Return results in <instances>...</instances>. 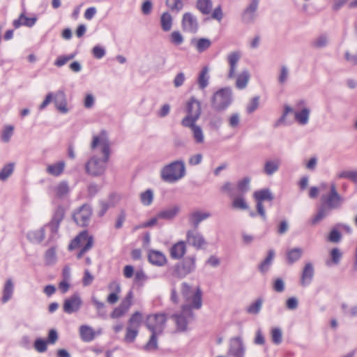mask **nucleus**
Here are the masks:
<instances>
[{"label":"nucleus","mask_w":357,"mask_h":357,"mask_svg":"<svg viewBox=\"0 0 357 357\" xmlns=\"http://www.w3.org/2000/svg\"><path fill=\"white\" fill-rule=\"evenodd\" d=\"M210 217L209 213H202L200 211L193 212L190 215L189 221L191 225L194 227V229H197L199 227V223Z\"/></svg>","instance_id":"33"},{"label":"nucleus","mask_w":357,"mask_h":357,"mask_svg":"<svg viewBox=\"0 0 357 357\" xmlns=\"http://www.w3.org/2000/svg\"><path fill=\"white\" fill-rule=\"evenodd\" d=\"M143 321V317L141 312H135L131 316V317L128 320V326L137 328L140 326L142 322Z\"/></svg>","instance_id":"49"},{"label":"nucleus","mask_w":357,"mask_h":357,"mask_svg":"<svg viewBox=\"0 0 357 357\" xmlns=\"http://www.w3.org/2000/svg\"><path fill=\"white\" fill-rule=\"evenodd\" d=\"M330 256L331 259V262L334 265H337L340 262V260L342 257V253L339 248H334L331 250Z\"/></svg>","instance_id":"62"},{"label":"nucleus","mask_w":357,"mask_h":357,"mask_svg":"<svg viewBox=\"0 0 357 357\" xmlns=\"http://www.w3.org/2000/svg\"><path fill=\"white\" fill-rule=\"evenodd\" d=\"M186 252V245L183 241L174 243L170 248L169 254L172 259L175 260L181 259Z\"/></svg>","instance_id":"22"},{"label":"nucleus","mask_w":357,"mask_h":357,"mask_svg":"<svg viewBox=\"0 0 357 357\" xmlns=\"http://www.w3.org/2000/svg\"><path fill=\"white\" fill-rule=\"evenodd\" d=\"M15 162H9L5 165L0 171V180L6 181L13 173Z\"/></svg>","instance_id":"47"},{"label":"nucleus","mask_w":357,"mask_h":357,"mask_svg":"<svg viewBox=\"0 0 357 357\" xmlns=\"http://www.w3.org/2000/svg\"><path fill=\"white\" fill-rule=\"evenodd\" d=\"M250 178L248 176L240 180L237 183L238 191L243 195L248 192L250 190Z\"/></svg>","instance_id":"56"},{"label":"nucleus","mask_w":357,"mask_h":357,"mask_svg":"<svg viewBox=\"0 0 357 357\" xmlns=\"http://www.w3.org/2000/svg\"><path fill=\"white\" fill-rule=\"evenodd\" d=\"M181 27L185 32L195 33L199 29V22L197 17L192 13H185L181 20Z\"/></svg>","instance_id":"13"},{"label":"nucleus","mask_w":357,"mask_h":357,"mask_svg":"<svg viewBox=\"0 0 357 357\" xmlns=\"http://www.w3.org/2000/svg\"><path fill=\"white\" fill-rule=\"evenodd\" d=\"M37 20V17H28L25 16L24 13H22L19 17L13 22V25L15 29H18L21 26L31 28L35 25Z\"/></svg>","instance_id":"23"},{"label":"nucleus","mask_w":357,"mask_h":357,"mask_svg":"<svg viewBox=\"0 0 357 357\" xmlns=\"http://www.w3.org/2000/svg\"><path fill=\"white\" fill-rule=\"evenodd\" d=\"M108 288L112 292L107 296V301L110 304H114L119 300V294L121 292V285L118 282L113 281L109 283Z\"/></svg>","instance_id":"26"},{"label":"nucleus","mask_w":357,"mask_h":357,"mask_svg":"<svg viewBox=\"0 0 357 357\" xmlns=\"http://www.w3.org/2000/svg\"><path fill=\"white\" fill-rule=\"evenodd\" d=\"M148 259L151 264L158 266H163L167 261L165 255L162 252L156 250H150Z\"/></svg>","instance_id":"25"},{"label":"nucleus","mask_w":357,"mask_h":357,"mask_svg":"<svg viewBox=\"0 0 357 357\" xmlns=\"http://www.w3.org/2000/svg\"><path fill=\"white\" fill-rule=\"evenodd\" d=\"M167 317L165 313L149 314L145 320V326L150 332L162 333L166 326Z\"/></svg>","instance_id":"7"},{"label":"nucleus","mask_w":357,"mask_h":357,"mask_svg":"<svg viewBox=\"0 0 357 357\" xmlns=\"http://www.w3.org/2000/svg\"><path fill=\"white\" fill-rule=\"evenodd\" d=\"M271 338H272V342L276 345H279L282 343V333L280 328H274L272 329Z\"/></svg>","instance_id":"61"},{"label":"nucleus","mask_w":357,"mask_h":357,"mask_svg":"<svg viewBox=\"0 0 357 357\" xmlns=\"http://www.w3.org/2000/svg\"><path fill=\"white\" fill-rule=\"evenodd\" d=\"M250 75L248 70H243L241 73L236 75V87L238 89H244L250 80Z\"/></svg>","instance_id":"36"},{"label":"nucleus","mask_w":357,"mask_h":357,"mask_svg":"<svg viewBox=\"0 0 357 357\" xmlns=\"http://www.w3.org/2000/svg\"><path fill=\"white\" fill-rule=\"evenodd\" d=\"M14 292V284L11 278L6 280L2 291V303H7L13 297Z\"/></svg>","instance_id":"27"},{"label":"nucleus","mask_w":357,"mask_h":357,"mask_svg":"<svg viewBox=\"0 0 357 357\" xmlns=\"http://www.w3.org/2000/svg\"><path fill=\"white\" fill-rule=\"evenodd\" d=\"M228 126L232 129H236L238 127L241 121V116L239 113H232L228 118Z\"/></svg>","instance_id":"60"},{"label":"nucleus","mask_w":357,"mask_h":357,"mask_svg":"<svg viewBox=\"0 0 357 357\" xmlns=\"http://www.w3.org/2000/svg\"><path fill=\"white\" fill-rule=\"evenodd\" d=\"M195 7L201 14L208 15L213 8L212 0H197Z\"/></svg>","instance_id":"35"},{"label":"nucleus","mask_w":357,"mask_h":357,"mask_svg":"<svg viewBox=\"0 0 357 357\" xmlns=\"http://www.w3.org/2000/svg\"><path fill=\"white\" fill-rule=\"evenodd\" d=\"M232 207L236 209L247 210L248 205L242 196L234 198L232 201Z\"/></svg>","instance_id":"57"},{"label":"nucleus","mask_w":357,"mask_h":357,"mask_svg":"<svg viewBox=\"0 0 357 357\" xmlns=\"http://www.w3.org/2000/svg\"><path fill=\"white\" fill-rule=\"evenodd\" d=\"M310 114V109L305 107L302 109L300 112H294L295 119L301 125H306L309 121Z\"/></svg>","instance_id":"42"},{"label":"nucleus","mask_w":357,"mask_h":357,"mask_svg":"<svg viewBox=\"0 0 357 357\" xmlns=\"http://www.w3.org/2000/svg\"><path fill=\"white\" fill-rule=\"evenodd\" d=\"M331 211L332 210L331 208H329L327 206L323 204V202H321V204L317 208V213L312 218V224L316 225L317 222H320L324 218L327 217L331 213Z\"/></svg>","instance_id":"31"},{"label":"nucleus","mask_w":357,"mask_h":357,"mask_svg":"<svg viewBox=\"0 0 357 357\" xmlns=\"http://www.w3.org/2000/svg\"><path fill=\"white\" fill-rule=\"evenodd\" d=\"M245 346L241 337H234L230 339L228 354L234 357H244Z\"/></svg>","instance_id":"15"},{"label":"nucleus","mask_w":357,"mask_h":357,"mask_svg":"<svg viewBox=\"0 0 357 357\" xmlns=\"http://www.w3.org/2000/svg\"><path fill=\"white\" fill-rule=\"evenodd\" d=\"M139 333L137 328L128 326L126 328V333L125 335V341L128 343H132L135 341Z\"/></svg>","instance_id":"58"},{"label":"nucleus","mask_w":357,"mask_h":357,"mask_svg":"<svg viewBox=\"0 0 357 357\" xmlns=\"http://www.w3.org/2000/svg\"><path fill=\"white\" fill-rule=\"evenodd\" d=\"M280 165V161L278 159L266 161L264 165V173L267 176H272L278 171Z\"/></svg>","instance_id":"34"},{"label":"nucleus","mask_w":357,"mask_h":357,"mask_svg":"<svg viewBox=\"0 0 357 357\" xmlns=\"http://www.w3.org/2000/svg\"><path fill=\"white\" fill-rule=\"evenodd\" d=\"M253 197L257 202L263 203L264 201L272 202L274 199V195L268 188L261 189L255 191Z\"/></svg>","instance_id":"28"},{"label":"nucleus","mask_w":357,"mask_h":357,"mask_svg":"<svg viewBox=\"0 0 357 357\" xmlns=\"http://www.w3.org/2000/svg\"><path fill=\"white\" fill-rule=\"evenodd\" d=\"M153 192L151 189H147L144 192L140 193L139 199L141 203L146 206H150L153 201Z\"/></svg>","instance_id":"46"},{"label":"nucleus","mask_w":357,"mask_h":357,"mask_svg":"<svg viewBox=\"0 0 357 357\" xmlns=\"http://www.w3.org/2000/svg\"><path fill=\"white\" fill-rule=\"evenodd\" d=\"M180 208L178 206H174L160 211L158 213V218L165 220H172L176 216Z\"/></svg>","instance_id":"38"},{"label":"nucleus","mask_w":357,"mask_h":357,"mask_svg":"<svg viewBox=\"0 0 357 357\" xmlns=\"http://www.w3.org/2000/svg\"><path fill=\"white\" fill-rule=\"evenodd\" d=\"M274 257V250L272 249L269 250L268 252V255L266 256L265 259L259 265V270L261 273H265L268 271Z\"/></svg>","instance_id":"41"},{"label":"nucleus","mask_w":357,"mask_h":357,"mask_svg":"<svg viewBox=\"0 0 357 357\" xmlns=\"http://www.w3.org/2000/svg\"><path fill=\"white\" fill-rule=\"evenodd\" d=\"M262 303L263 301L261 298L257 299L247 307V312L252 314H257L261 309Z\"/></svg>","instance_id":"55"},{"label":"nucleus","mask_w":357,"mask_h":357,"mask_svg":"<svg viewBox=\"0 0 357 357\" xmlns=\"http://www.w3.org/2000/svg\"><path fill=\"white\" fill-rule=\"evenodd\" d=\"M337 176L338 178H347L354 183H357V171H342Z\"/></svg>","instance_id":"59"},{"label":"nucleus","mask_w":357,"mask_h":357,"mask_svg":"<svg viewBox=\"0 0 357 357\" xmlns=\"http://www.w3.org/2000/svg\"><path fill=\"white\" fill-rule=\"evenodd\" d=\"M66 163L64 161H59L56 163L48 165L46 172L50 175L59 176L63 172Z\"/></svg>","instance_id":"37"},{"label":"nucleus","mask_w":357,"mask_h":357,"mask_svg":"<svg viewBox=\"0 0 357 357\" xmlns=\"http://www.w3.org/2000/svg\"><path fill=\"white\" fill-rule=\"evenodd\" d=\"M82 305V300L78 294H74L63 301V310L68 314L77 312Z\"/></svg>","instance_id":"12"},{"label":"nucleus","mask_w":357,"mask_h":357,"mask_svg":"<svg viewBox=\"0 0 357 357\" xmlns=\"http://www.w3.org/2000/svg\"><path fill=\"white\" fill-rule=\"evenodd\" d=\"M166 6L172 12L178 13L184 7L182 0H166Z\"/></svg>","instance_id":"50"},{"label":"nucleus","mask_w":357,"mask_h":357,"mask_svg":"<svg viewBox=\"0 0 357 357\" xmlns=\"http://www.w3.org/2000/svg\"><path fill=\"white\" fill-rule=\"evenodd\" d=\"M259 0H250L241 14V21L245 24H252L258 17Z\"/></svg>","instance_id":"10"},{"label":"nucleus","mask_w":357,"mask_h":357,"mask_svg":"<svg viewBox=\"0 0 357 357\" xmlns=\"http://www.w3.org/2000/svg\"><path fill=\"white\" fill-rule=\"evenodd\" d=\"M222 117L220 115L215 114L211 116L209 120V125L211 128L218 130L222 124Z\"/></svg>","instance_id":"63"},{"label":"nucleus","mask_w":357,"mask_h":357,"mask_svg":"<svg viewBox=\"0 0 357 357\" xmlns=\"http://www.w3.org/2000/svg\"><path fill=\"white\" fill-rule=\"evenodd\" d=\"M181 293L185 298L186 301L189 302V305L194 309L199 310L202 305V291L197 288L195 292L192 291V287L187 282L181 284Z\"/></svg>","instance_id":"9"},{"label":"nucleus","mask_w":357,"mask_h":357,"mask_svg":"<svg viewBox=\"0 0 357 357\" xmlns=\"http://www.w3.org/2000/svg\"><path fill=\"white\" fill-rule=\"evenodd\" d=\"M314 275V268L311 262L305 264L301 273L300 283L303 287H307L311 284Z\"/></svg>","instance_id":"20"},{"label":"nucleus","mask_w":357,"mask_h":357,"mask_svg":"<svg viewBox=\"0 0 357 357\" xmlns=\"http://www.w3.org/2000/svg\"><path fill=\"white\" fill-rule=\"evenodd\" d=\"M328 38L326 34H321L312 41V46L317 49H321L327 46Z\"/></svg>","instance_id":"48"},{"label":"nucleus","mask_w":357,"mask_h":357,"mask_svg":"<svg viewBox=\"0 0 357 357\" xmlns=\"http://www.w3.org/2000/svg\"><path fill=\"white\" fill-rule=\"evenodd\" d=\"M133 292L130 290L126 294V297L123 299L120 305H119L126 312L128 311L132 303Z\"/></svg>","instance_id":"51"},{"label":"nucleus","mask_w":357,"mask_h":357,"mask_svg":"<svg viewBox=\"0 0 357 357\" xmlns=\"http://www.w3.org/2000/svg\"><path fill=\"white\" fill-rule=\"evenodd\" d=\"M91 205L84 204L73 213V218L77 225L81 227H87L92 215Z\"/></svg>","instance_id":"11"},{"label":"nucleus","mask_w":357,"mask_h":357,"mask_svg":"<svg viewBox=\"0 0 357 357\" xmlns=\"http://www.w3.org/2000/svg\"><path fill=\"white\" fill-rule=\"evenodd\" d=\"M192 44L195 43V47L198 52L202 53L208 49L211 45V42L209 39L202 38L198 40L193 39L191 41Z\"/></svg>","instance_id":"43"},{"label":"nucleus","mask_w":357,"mask_h":357,"mask_svg":"<svg viewBox=\"0 0 357 357\" xmlns=\"http://www.w3.org/2000/svg\"><path fill=\"white\" fill-rule=\"evenodd\" d=\"M64 217L63 209L61 207L57 208L52 217L51 222L46 226L51 231V235L49 238V242H51L57 234L61 222Z\"/></svg>","instance_id":"14"},{"label":"nucleus","mask_w":357,"mask_h":357,"mask_svg":"<svg viewBox=\"0 0 357 357\" xmlns=\"http://www.w3.org/2000/svg\"><path fill=\"white\" fill-rule=\"evenodd\" d=\"M186 240L188 243L196 248L199 250L203 245L206 244L204 236L199 233L197 229L188 230L186 234Z\"/></svg>","instance_id":"16"},{"label":"nucleus","mask_w":357,"mask_h":357,"mask_svg":"<svg viewBox=\"0 0 357 357\" xmlns=\"http://www.w3.org/2000/svg\"><path fill=\"white\" fill-rule=\"evenodd\" d=\"M187 115L181 121L182 126H192L201 115V103L195 98L191 97L186 104Z\"/></svg>","instance_id":"6"},{"label":"nucleus","mask_w":357,"mask_h":357,"mask_svg":"<svg viewBox=\"0 0 357 357\" xmlns=\"http://www.w3.org/2000/svg\"><path fill=\"white\" fill-rule=\"evenodd\" d=\"M303 255L301 248H294L287 251L286 258L289 264H293L300 260Z\"/></svg>","instance_id":"29"},{"label":"nucleus","mask_w":357,"mask_h":357,"mask_svg":"<svg viewBox=\"0 0 357 357\" xmlns=\"http://www.w3.org/2000/svg\"><path fill=\"white\" fill-rule=\"evenodd\" d=\"M151 335L149 338V340L144 346L145 350H155L158 348V336L162 335V333H155L154 332H151Z\"/></svg>","instance_id":"52"},{"label":"nucleus","mask_w":357,"mask_h":357,"mask_svg":"<svg viewBox=\"0 0 357 357\" xmlns=\"http://www.w3.org/2000/svg\"><path fill=\"white\" fill-rule=\"evenodd\" d=\"M91 302L96 308L98 317L105 319L107 318V312L105 310V303L99 301L96 296L91 297Z\"/></svg>","instance_id":"44"},{"label":"nucleus","mask_w":357,"mask_h":357,"mask_svg":"<svg viewBox=\"0 0 357 357\" xmlns=\"http://www.w3.org/2000/svg\"><path fill=\"white\" fill-rule=\"evenodd\" d=\"M328 241L331 243H337L342 240V234L338 231L336 225L331 229L328 236Z\"/></svg>","instance_id":"54"},{"label":"nucleus","mask_w":357,"mask_h":357,"mask_svg":"<svg viewBox=\"0 0 357 357\" xmlns=\"http://www.w3.org/2000/svg\"><path fill=\"white\" fill-rule=\"evenodd\" d=\"M234 100L230 87H223L213 93L211 99V107L217 112L226 110Z\"/></svg>","instance_id":"3"},{"label":"nucleus","mask_w":357,"mask_h":357,"mask_svg":"<svg viewBox=\"0 0 357 357\" xmlns=\"http://www.w3.org/2000/svg\"><path fill=\"white\" fill-rule=\"evenodd\" d=\"M344 202V198L338 193L334 183L331 184L328 193L321 197V202L332 211L340 209Z\"/></svg>","instance_id":"8"},{"label":"nucleus","mask_w":357,"mask_h":357,"mask_svg":"<svg viewBox=\"0 0 357 357\" xmlns=\"http://www.w3.org/2000/svg\"><path fill=\"white\" fill-rule=\"evenodd\" d=\"M183 126L191 129L193 139L197 144H202L204 142V136L202 129L201 128L200 126L196 125V123H193L192 126Z\"/></svg>","instance_id":"39"},{"label":"nucleus","mask_w":357,"mask_h":357,"mask_svg":"<svg viewBox=\"0 0 357 357\" xmlns=\"http://www.w3.org/2000/svg\"><path fill=\"white\" fill-rule=\"evenodd\" d=\"M208 72L209 69L208 66H204L199 73L197 84L199 88L202 90L205 89L209 84L210 76L208 75Z\"/></svg>","instance_id":"32"},{"label":"nucleus","mask_w":357,"mask_h":357,"mask_svg":"<svg viewBox=\"0 0 357 357\" xmlns=\"http://www.w3.org/2000/svg\"><path fill=\"white\" fill-rule=\"evenodd\" d=\"M45 227H41L38 230L31 231L27 234V238L30 242L36 244L40 243L45 236Z\"/></svg>","instance_id":"30"},{"label":"nucleus","mask_w":357,"mask_h":357,"mask_svg":"<svg viewBox=\"0 0 357 357\" xmlns=\"http://www.w3.org/2000/svg\"><path fill=\"white\" fill-rule=\"evenodd\" d=\"M341 307L346 316L349 317H357V305H354L349 307L346 303H342Z\"/></svg>","instance_id":"64"},{"label":"nucleus","mask_w":357,"mask_h":357,"mask_svg":"<svg viewBox=\"0 0 357 357\" xmlns=\"http://www.w3.org/2000/svg\"><path fill=\"white\" fill-rule=\"evenodd\" d=\"M197 257L195 255L183 257L172 268V275L179 279L185 278L189 274L195 271L197 268Z\"/></svg>","instance_id":"4"},{"label":"nucleus","mask_w":357,"mask_h":357,"mask_svg":"<svg viewBox=\"0 0 357 357\" xmlns=\"http://www.w3.org/2000/svg\"><path fill=\"white\" fill-rule=\"evenodd\" d=\"M190 305L185 304L182 306L179 314H173L170 318L176 323V328L178 332H185L188 330V325L194 320L195 316Z\"/></svg>","instance_id":"5"},{"label":"nucleus","mask_w":357,"mask_h":357,"mask_svg":"<svg viewBox=\"0 0 357 357\" xmlns=\"http://www.w3.org/2000/svg\"><path fill=\"white\" fill-rule=\"evenodd\" d=\"M80 339L84 342H90L95 339L96 332L88 325H82L79 328Z\"/></svg>","instance_id":"24"},{"label":"nucleus","mask_w":357,"mask_h":357,"mask_svg":"<svg viewBox=\"0 0 357 357\" xmlns=\"http://www.w3.org/2000/svg\"><path fill=\"white\" fill-rule=\"evenodd\" d=\"M91 241V248L93 245V238L89 235L86 231L80 232L69 244L68 250H73L79 247H83L84 244H87Z\"/></svg>","instance_id":"18"},{"label":"nucleus","mask_w":357,"mask_h":357,"mask_svg":"<svg viewBox=\"0 0 357 357\" xmlns=\"http://www.w3.org/2000/svg\"><path fill=\"white\" fill-rule=\"evenodd\" d=\"M98 145L100 146L102 158L93 155L85 164V171L91 176H99L104 174L110 157L109 140L106 137L94 136L91 146V149H95Z\"/></svg>","instance_id":"1"},{"label":"nucleus","mask_w":357,"mask_h":357,"mask_svg":"<svg viewBox=\"0 0 357 357\" xmlns=\"http://www.w3.org/2000/svg\"><path fill=\"white\" fill-rule=\"evenodd\" d=\"M186 174L185 162L178 160L165 165L160 172V178L169 183H174L183 178Z\"/></svg>","instance_id":"2"},{"label":"nucleus","mask_w":357,"mask_h":357,"mask_svg":"<svg viewBox=\"0 0 357 357\" xmlns=\"http://www.w3.org/2000/svg\"><path fill=\"white\" fill-rule=\"evenodd\" d=\"M69 192L68 184L66 181L60 182L55 188V192L57 197H63Z\"/></svg>","instance_id":"53"},{"label":"nucleus","mask_w":357,"mask_h":357,"mask_svg":"<svg viewBox=\"0 0 357 357\" xmlns=\"http://www.w3.org/2000/svg\"><path fill=\"white\" fill-rule=\"evenodd\" d=\"M53 102L55 107L62 114H66L69 109L67 107L66 94L63 91H58L53 94Z\"/></svg>","instance_id":"19"},{"label":"nucleus","mask_w":357,"mask_h":357,"mask_svg":"<svg viewBox=\"0 0 357 357\" xmlns=\"http://www.w3.org/2000/svg\"><path fill=\"white\" fill-rule=\"evenodd\" d=\"M241 57L239 51H234L228 54L227 61L229 64V70L227 74L228 79H233L236 77L237 65Z\"/></svg>","instance_id":"17"},{"label":"nucleus","mask_w":357,"mask_h":357,"mask_svg":"<svg viewBox=\"0 0 357 357\" xmlns=\"http://www.w3.org/2000/svg\"><path fill=\"white\" fill-rule=\"evenodd\" d=\"M172 17L168 12H165L160 17V25L164 31H169L172 26Z\"/></svg>","instance_id":"45"},{"label":"nucleus","mask_w":357,"mask_h":357,"mask_svg":"<svg viewBox=\"0 0 357 357\" xmlns=\"http://www.w3.org/2000/svg\"><path fill=\"white\" fill-rule=\"evenodd\" d=\"M117 202L118 197L114 193H111L107 200H100L99 206L100 207V210L98 212V216L102 217L106 213L107 210L110 208L114 207L117 204Z\"/></svg>","instance_id":"21"},{"label":"nucleus","mask_w":357,"mask_h":357,"mask_svg":"<svg viewBox=\"0 0 357 357\" xmlns=\"http://www.w3.org/2000/svg\"><path fill=\"white\" fill-rule=\"evenodd\" d=\"M45 264L47 266H53L57 261L56 247L52 246L47 250L44 255Z\"/></svg>","instance_id":"40"}]
</instances>
